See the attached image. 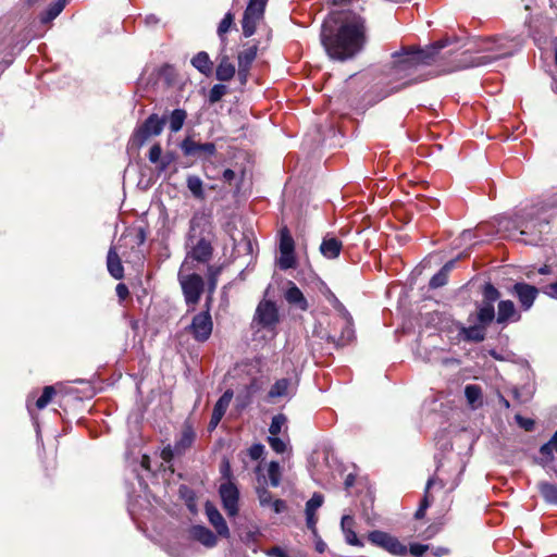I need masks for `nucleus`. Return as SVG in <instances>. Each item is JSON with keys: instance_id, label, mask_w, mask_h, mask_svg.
Masks as SVG:
<instances>
[{"instance_id": "7", "label": "nucleus", "mask_w": 557, "mask_h": 557, "mask_svg": "<svg viewBox=\"0 0 557 557\" xmlns=\"http://www.w3.org/2000/svg\"><path fill=\"white\" fill-rule=\"evenodd\" d=\"M267 3L268 0H249L242 21L245 37H250L255 34L258 23L263 18Z\"/></svg>"}, {"instance_id": "30", "label": "nucleus", "mask_w": 557, "mask_h": 557, "mask_svg": "<svg viewBox=\"0 0 557 557\" xmlns=\"http://www.w3.org/2000/svg\"><path fill=\"white\" fill-rule=\"evenodd\" d=\"M195 440V432L191 428L187 426L183 430L181 437L174 444V449L176 454H183L187 448H189Z\"/></svg>"}, {"instance_id": "57", "label": "nucleus", "mask_w": 557, "mask_h": 557, "mask_svg": "<svg viewBox=\"0 0 557 557\" xmlns=\"http://www.w3.org/2000/svg\"><path fill=\"white\" fill-rule=\"evenodd\" d=\"M435 483V480L433 478L429 479L428 483H426V491H425V495H424V498L422 499L421 502V505L420 507L423 508L424 510L430 506V500H429V488Z\"/></svg>"}, {"instance_id": "29", "label": "nucleus", "mask_w": 557, "mask_h": 557, "mask_svg": "<svg viewBox=\"0 0 557 557\" xmlns=\"http://www.w3.org/2000/svg\"><path fill=\"white\" fill-rule=\"evenodd\" d=\"M465 396L471 408L476 409L482 405V389L479 385H467L465 387Z\"/></svg>"}, {"instance_id": "27", "label": "nucleus", "mask_w": 557, "mask_h": 557, "mask_svg": "<svg viewBox=\"0 0 557 557\" xmlns=\"http://www.w3.org/2000/svg\"><path fill=\"white\" fill-rule=\"evenodd\" d=\"M191 64L201 74L209 75L212 72V62L209 54L205 51L198 52L193 59Z\"/></svg>"}, {"instance_id": "60", "label": "nucleus", "mask_w": 557, "mask_h": 557, "mask_svg": "<svg viewBox=\"0 0 557 557\" xmlns=\"http://www.w3.org/2000/svg\"><path fill=\"white\" fill-rule=\"evenodd\" d=\"M115 290H116L117 297L121 300H124L129 294L127 286L123 283L117 284Z\"/></svg>"}, {"instance_id": "33", "label": "nucleus", "mask_w": 557, "mask_h": 557, "mask_svg": "<svg viewBox=\"0 0 557 557\" xmlns=\"http://www.w3.org/2000/svg\"><path fill=\"white\" fill-rule=\"evenodd\" d=\"M64 0H58L54 3H52L46 12L42 13L40 21L44 24H47L54 20L64 9Z\"/></svg>"}, {"instance_id": "8", "label": "nucleus", "mask_w": 557, "mask_h": 557, "mask_svg": "<svg viewBox=\"0 0 557 557\" xmlns=\"http://www.w3.org/2000/svg\"><path fill=\"white\" fill-rule=\"evenodd\" d=\"M368 540L374 546H377L392 555L405 556L407 554V547L397 537L383 532L372 531L368 534Z\"/></svg>"}, {"instance_id": "46", "label": "nucleus", "mask_w": 557, "mask_h": 557, "mask_svg": "<svg viewBox=\"0 0 557 557\" xmlns=\"http://www.w3.org/2000/svg\"><path fill=\"white\" fill-rule=\"evenodd\" d=\"M268 443L276 454H283L287 449V443L277 436H269Z\"/></svg>"}, {"instance_id": "17", "label": "nucleus", "mask_w": 557, "mask_h": 557, "mask_svg": "<svg viewBox=\"0 0 557 557\" xmlns=\"http://www.w3.org/2000/svg\"><path fill=\"white\" fill-rule=\"evenodd\" d=\"M257 51H258L257 45H252V46L245 48L238 54V74H239L242 81L246 79L249 67L257 57Z\"/></svg>"}, {"instance_id": "56", "label": "nucleus", "mask_w": 557, "mask_h": 557, "mask_svg": "<svg viewBox=\"0 0 557 557\" xmlns=\"http://www.w3.org/2000/svg\"><path fill=\"white\" fill-rule=\"evenodd\" d=\"M175 455H177V454L174 449V446L172 447L170 445L164 447L161 451V457L166 462H170Z\"/></svg>"}, {"instance_id": "53", "label": "nucleus", "mask_w": 557, "mask_h": 557, "mask_svg": "<svg viewBox=\"0 0 557 557\" xmlns=\"http://www.w3.org/2000/svg\"><path fill=\"white\" fill-rule=\"evenodd\" d=\"M429 549V546L428 545H424V544H412L410 545V554L413 555L414 557H421L422 555H424V553H426Z\"/></svg>"}, {"instance_id": "11", "label": "nucleus", "mask_w": 557, "mask_h": 557, "mask_svg": "<svg viewBox=\"0 0 557 557\" xmlns=\"http://www.w3.org/2000/svg\"><path fill=\"white\" fill-rule=\"evenodd\" d=\"M180 148L185 157L197 159H207L216 152V147L213 143H199L191 136L184 138L180 144Z\"/></svg>"}, {"instance_id": "16", "label": "nucleus", "mask_w": 557, "mask_h": 557, "mask_svg": "<svg viewBox=\"0 0 557 557\" xmlns=\"http://www.w3.org/2000/svg\"><path fill=\"white\" fill-rule=\"evenodd\" d=\"M206 513L209 522L213 525L220 536L228 537V527L220 511L210 503L206 504Z\"/></svg>"}, {"instance_id": "64", "label": "nucleus", "mask_w": 557, "mask_h": 557, "mask_svg": "<svg viewBox=\"0 0 557 557\" xmlns=\"http://www.w3.org/2000/svg\"><path fill=\"white\" fill-rule=\"evenodd\" d=\"M545 293L554 298H557V282L552 283L548 286H546Z\"/></svg>"}, {"instance_id": "32", "label": "nucleus", "mask_w": 557, "mask_h": 557, "mask_svg": "<svg viewBox=\"0 0 557 557\" xmlns=\"http://www.w3.org/2000/svg\"><path fill=\"white\" fill-rule=\"evenodd\" d=\"M187 117V113L183 109H175L171 112L169 116V127L171 132L177 133L182 129L185 120Z\"/></svg>"}, {"instance_id": "41", "label": "nucleus", "mask_w": 557, "mask_h": 557, "mask_svg": "<svg viewBox=\"0 0 557 557\" xmlns=\"http://www.w3.org/2000/svg\"><path fill=\"white\" fill-rule=\"evenodd\" d=\"M55 395V389L53 386H46L42 391L41 396L36 401V407L38 409H44L50 403L52 397Z\"/></svg>"}, {"instance_id": "14", "label": "nucleus", "mask_w": 557, "mask_h": 557, "mask_svg": "<svg viewBox=\"0 0 557 557\" xmlns=\"http://www.w3.org/2000/svg\"><path fill=\"white\" fill-rule=\"evenodd\" d=\"M213 253L211 243L206 238H200L195 246L188 251L187 257L182 265V269L188 263L189 259L198 262H208Z\"/></svg>"}, {"instance_id": "15", "label": "nucleus", "mask_w": 557, "mask_h": 557, "mask_svg": "<svg viewBox=\"0 0 557 557\" xmlns=\"http://www.w3.org/2000/svg\"><path fill=\"white\" fill-rule=\"evenodd\" d=\"M512 292L518 297L521 307L524 310H529L532 307L539 293L536 287L529 285L527 283L515 284Z\"/></svg>"}, {"instance_id": "50", "label": "nucleus", "mask_w": 557, "mask_h": 557, "mask_svg": "<svg viewBox=\"0 0 557 557\" xmlns=\"http://www.w3.org/2000/svg\"><path fill=\"white\" fill-rule=\"evenodd\" d=\"M446 283H447V275L445 274V271H441L440 270L430 280V287L431 288H438L441 286H444Z\"/></svg>"}, {"instance_id": "1", "label": "nucleus", "mask_w": 557, "mask_h": 557, "mask_svg": "<svg viewBox=\"0 0 557 557\" xmlns=\"http://www.w3.org/2000/svg\"><path fill=\"white\" fill-rule=\"evenodd\" d=\"M321 42L331 59L354 58L367 42L363 17L351 11L331 12L322 24Z\"/></svg>"}, {"instance_id": "62", "label": "nucleus", "mask_w": 557, "mask_h": 557, "mask_svg": "<svg viewBox=\"0 0 557 557\" xmlns=\"http://www.w3.org/2000/svg\"><path fill=\"white\" fill-rule=\"evenodd\" d=\"M329 300L333 304L334 308H336L338 311L347 314L344 306L339 302V300L336 298V296L334 294L330 295Z\"/></svg>"}, {"instance_id": "59", "label": "nucleus", "mask_w": 557, "mask_h": 557, "mask_svg": "<svg viewBox=\"0 0 557 557\" xmlns=\"http://www.w3.org/2000/svg\"><path fill=\"white\" fill-rule=\"evenodd\" d=\"M267 555L270 557H288L286 552L283 548H281L280 546H274V547L270 548L267 552Z\"/></svg>"}, {"instance_id": "37", "label": "nucleus", "mask_w": 557, "mask_h": 557, "mask_svg": "<svg viewBox=\"0 0 557 557\" xmlns=\"http://www.w3.org/2000/svg\"><path fill=\"white\" fill-rule=\"evenodd\" d=\"M233 398V392L227 389L216 401L213 412L220 416H224Z\"/></svg>"}, {"instance_id": "25", "label": "nucleus", "mask_w": 557, "mask_h": 557, "mask_svg": "<svg viewBox=\"0 0 557 557\" xmlns=\"http://www.w3.org/2000/svg\"><path fill=\"white\" fill-rule=\"evenodd\" d=\"M216 78L222 82L232 79L235 75V66L230 62L227 55H222L215 71Z\"/></svg>"}, {"instance_id": "47", "label": "nucleus", "mask_w": 557, "mask_h": 557, "mask_svg": "<svg viewBox=\"0 0 557 557\" xmlns=\"http://www.w3.org/2000/svg\"><path fill=\"white\" fill-rule=\"evenodd\" d=\"M322 504L323 496L319 493H314L306 504V512L315 513V511L322 506Z\"/></svg>"}, {"instance_id": "48", "label": "nucleus", "mask_w": 557, "mask_h": 557, "mask_svg": "<svg viewBox=\"0 0 557 557\" xmlns=\"http://www.w3.org/2000/svg\"><path fill=\"white\" fill-rule=\"evenodd\" d=\"M483 295L485 304L493 305L499 298V292L490 283L484 286Z\"/></svg>"}, {"instance_id": "26", "label": "nucleus", "mask_w": 557, "mask_h": 557, "mask_svg": "<svg viewBox=\"0 0 557 557\" xmlns=\"http://www.w3.org/2000/svg\"><path fill=\"white\" fill-rule=\"evenodd\" d=\"M186 186L195 199L203 200L206 198L203 182L199 176L187 175Z\"/></svg>"}, {"instance_id": "49", "label": "nucleus", "mask_w": 557, "mask_h": 557, "mask_svg": "<svg viewBox=\"0 0 557 557\" xmlns=\"http://www.w3.org/2000/svg\"><path fill=\"white\" fill-rule=\"evenodd\" d=\"M161 156H162V148L159 143H156L154 145H152V147L149 150L148 159L151 163L159 165V163L161 161Z\"/></svg>"}, {"instance_id": "5", "label": "nucleus", "mask_w": 557, "mask_h": 557, "mask_svg": "<svg viewBox=\"0 0 557 557\" xmlns=\"http://www.w3.org/2000/svg\"><path fill=\"white\" fill-rule=\"evenodd\" d=\"M517 226L520 230L518 240L524 244L537 245L542 239V234L547 232L548 221L540 215L536 208L524 209L518 216Z\"/></svg>"}, {"instance_id": "63", "label": "nucleus", "mask_w": 557, "mask_h": 557, "mask_svg": "<svg viewBox=\"0 0 557 557\" xmlns=\"http://www.w3.org/2000/svg\"><path fill=\"white\" fill-rule=\"evenodd\" d=\"M222 177L225 182L232 183V181L236 177V174L233 170L226 169L224 170Z\"/></svg>"}, {"instance_id": "22", "label": "nucleus", "mask_w": 557, "mask_h": 557, "mask_svg": "<svg viewBox=\"0 0 557 557\" xmlns=\"http://www.w3.org/2000/svg\"><path fill=\"white\" fill-rule=\"evenodd\" d=\"M520 314L517 312L511 300H502L498 304L497 322L506 323L508 321H518Z\"/></svg>"}, {"instance_id": "51", "label": "nucleus", "mask_w": 557, "mask_h": 557, "mask_svg": "<svg viewBox=\"0 0 557 557\" xmlns=\"http://www.w3.org/2000/svg\"><path fill=\"white\" fill-rule=\"evenodd\" d=\"M352 336H354V331L350 327L349 322L347 321L346 326H345L341 337L336 339V344L337 345H346L347 343H349L351 341ZM333 341L335 342V338Z\"/></svg>"}, {"instance_id": "3", "label": "nucleus", "mask_w": 557, "mask_h": 557, "mask_svg": "<svg viewBox=\"0 0 557 557\" xmlns=\"http://www.w3.org/2000/svg\"><path fill=\"white\" fill-rule=\"evenodd\" d=\"M444 47H446V42L438 41L426 49L417 50L413 52L394 53V63L389 70L388 76L391 82H404L397 86L392 87V90H398L399 88L414 82L412 76L414 75L418 66L431 64L433 61H435L436 54Z\"/></svg>"}, {"instance_id": "10", "label": "nucleus", "mask_w": 557, "mask_h": 557, "mask_svg": "<svg viewBox=\"0 0 557 557\" xmlns=\"http://www.w3.org/2000/svg\"><path fill=\"white\" fill-rule=\"evenodd\" d=\"M280 321L276 305L271 300H262L259 302L253 317V323L263 329L272 330Z\"/></svg>"}, {"instance_id": "42", "label": "nucleus", "mask_w": 557, "mask_h": 557, "mask_svg": "<svg viewBox=\"0 0 557 557\" xmlns=\"http://www.w3.org/2000/svg\"><path fill=\"white\" fill-rule=\"evenodd\" d=\"M222 268L221 267H214L209 265L208 267V281H209V294H213L216 284H218V277L221 274Z\"/></svg>"}, {"instance_id": "13", "label": "nucleus", "mask_w": 557, "mask_h": 557, "mask_svg": "<svg viewBox=\"0 0 557 557\" xmlns=\"http://www.w3.org/2000/svg\"><path fill=\"white\" fill-rule=\"evenodd\" d=\"M189 329L196 341L206 342L210 337L213 329L209 309L205 312L197 313L193 318Z\"/></svg>"}, {"instance_id": "54", "label": "nucleus", "mask_w": 557, "mask_h": 557, "mask_svg": "<svg viewBox=\"0 0 557 557\" xmlns=\"http://www.w3.org/2000/svg\"><path fill=\"white\" fill-rule=\"evenodd\" d=\"M173 161H174L173 153H166L164 156H161V161L159 163L158 169L160 171H165Z\"/></svg>"}, {"instance_id": "2", "label": "nucleus", "mask_w": 557, "mask_h": 557, "mask_svg": "<svg viewBox=\"0 0 557 557\" xmlns=\"http://www.w3.org/2000/svg\"><path fill=\"white\" fill-rule=\"evenodd\" d=\"M444 47H446V42L438 41L426 49L417 50L413 52L394 53V63L389 70L388 76L391 82H404L397 86L392 87V90H398L399 88L414 82L412 76L414 75L418 66L431 64L433 61H435L436 54Z\"/></svg>"}, {"instance_id": "35", "label": "nucleus", "mask_w": 557, "mask_h": 557, "mask_svg": "<svg viewBox=\"0 0 557 557\" xmlns=\"http://www.w3.org/2000/svg\"><path fill=\"white\" fill-rule=\"evenodd\" d=\"M495 318V309L492 304H483L478 311V320L482 325L490 324Z\"/></svg>"}, {"instance_id": "23", "label": "nucleus", "mask_w": 557, "mask_h": 557, "mask_svg": "<svg viewBox=\"0 0 557 557\" xmlns=\"http://www.w3.org/2000/svg\"><path fill=\"white\" fill-rule=\"evenodd\" d=\"M258 499L262 507L271 506L275 513H281L285 510L286 504L282 499H272V494L265 487L257 490Z\"/></svg>"}, {"instance_id": "38", "label": "nucleus", "mask_w": 557, "mask_h": 557, "mask_svg": "<svg viewBox=\"0 0 557 557\" xmlns=\"http://www.w3.org/2000/svg\"><path fill=\"white\" fill-rule=\"evenodd\" d=\"M233 23H234V14L232 12H227L218 26V35L221 38L222 42L225 41L224 36L230 30Z\"/></svg>"}, {"instance_id": "18", "label": "nucleus", "mask_w": 557, "mask_h": 557, "mask_svg": "<svg viewBox=\"0 0 557 557\" xmlns=\"http://www.w3.org/2000/svg\"><path fill=\"white\" fill-rule=\"evenodd\" d=\"M342 247L343 244L338 238L326 235L320 245V252L327 259H336L341 253Z\"/></svg>"}, {"instance_id": "52", "label": "nucleus", "mask_w": 557, "mask_h": 557, "mask_svg": "<svg viewBox=\"0 0 557 557\" xmlns=\"http://www.w3.org/2000/svg\"><path fill=\"white\" fill-rule=\"evenodd\" d=\"M248 454L251 459L258 460L260 459L264 454V446L262 444H253L249 450Z\"/></svg>"}, {"instance_id": "43", "label": "nucleus", "mask_w": 557, "mask_h": 557, "mask_svg": "<svg viewBox=\"0 0 557 557\" xmlns=\"http://www.w3.org/2000/svg\"><path fill=\"white\" fill-rule=\"evenodd\" d=\"M278 267L281 270H288L296 267V259L294 252L283 253L280 252Z\"/></svg>"}, {"instance_id": "61", "label": "nucleus", "mask_w": 557, "mask_h": 557, "mask_svg": "<svg viewBox=\"0 0 557 557\" xmlns=\"http://www.w3.org/2000/svg\"><path fill=\"white\" fill-rule=\"evenodd\" d=\"M221 473L224 479H226L227 481H231V478H232L231 466L227 460L223 461L222 468H221Z\"/></svg>"}, {"instance_id": "34", "label": "nucleus", "mask_w": 557, "mask_h": 557, "mask_svg": "<svg viewBox=\"0 0 557 557\" xmlns=\"http://www.w3.org/2000/svg\"><path fill=\"white\" fill-rule=\"evenodd\" d=\"M295 250V243L294 239L289 233V231L284 227L281 230L280 233V252L288 253L294 252Z\"/></svg>"}, {"instance_id": "55", "label": "nucleus", "mask_w": 557, "mask_h": 557, "mask_svg": "<svg viewBox=\"0 0 557 557\" xmlns=\"http://www.w3.org/2000/svg\"><path fill=\"white\" fill-rule=\"evenodd\" d=\"M518 424L523 428L525 431H532L534 428V421L528 418H522L520 416L516 417Z\"/></svg>"}, {"instance_id": "24", "label": "nucleus", "mask_w": 557, "mask_h": 557, "mask_svg": "<svg viewBox=\"0 0 557 557\" xmlns=\"http://www.w3.org/2000/svg\"><path fill=\"white\" fill-rule=\"evenodd\" d=\"M107 268L109 273L115 278L121 280L124 276V268L120 256L114 247H110L107 256Z\"/></svg>"}, {"instance_id": "44", "label": "nucleus", "mask_w": 557, "mask_h": 557, "mask_svg": "<svg viewBox=\"0 0 557 557\" xmlns=\"http://www.w3.org/2000/svg\"><path fill=\"white\" fill-rule=\"evenodd\" d=\"M227 88L225 85L216 84L214 85L209 92V100L211 103H215L222 99V97L226 94Z\"/></svg>"}, {"instance_id": "36", "label": "nucleus", "mask_w": 557, "mask_h": 557, "mask_svg": "<svg viewBox=\"0 0 557 557\" xmlns=\"http://www.w3.org/2000/svg\"><path fill=\"white\" fill-rule=\"evenodd\" d=\"M462 334L466 339L471 341V342H482L485 337L484 329L479 325L463 327Z\"/></svg>"}, {"instance_id": "12", "label": "nucleus", "mask_w": 557, "mask_h": 557, "mask_svg": "<svg viewBox=\"0 0 557 557\" xmlns=\"http://www.w3.org/2000/svg\"><path fill=\"white\" fill-rule=\"evenodd\" d=\"M219 494L224 510L228 517H235L238 513L239 491L235 483L226 481L219 487Z\"/></svg>"}, {"instance_id": "28", "label": "nucleus", "mask_w": 557, "mask_h": 557, "mask_svg": "<svg viewBox=\"0 0 557 557\" xmlns=\"http://www.w3.org/2000/svg\"><path fill=\"white\" fill-rule=\"evenodd\" d=\"M537 488H539L543 499L547 504L557 505V485L556 484H553V483H549L546 481H541L537 484Z\"/></svg>"}, {"instance_id": "45", "label": "nucleus", "mask_w": 557, "mask_h": 557, "mask_svg": "<svg viewBox=\"0 0 557 557\" xmlns=\"http://www.w3.org/2000/svg\"><path fill=\"white\" fill-rule=\"evenodd\" d=\"M552 444H548V442L541 446L540 454H541V465L546 466L550 463L554 459V453Z\"/></svg>"}, {"instance_id": "40", "label": "nucleus", "mask_w": 557, "mask_h": 557, "mask_svg": "<svg viewBox=\"0 0 557 557\" xmlns=\"http://www.w3.org/2000/svg\"><path fill=\"white\" fill-rule=\"evenodd\" d=\"M270 484L277 487L281 482V468L277 461H271L268 467Z\"/></svg>"}, {"instance_id": "39", "label": "nucleus", "mask_w": 557, "mask_h": 557, "mask_svg": "<svg viewBox=\"0 0 557 557\" xmlns=\"http://www.w3.org/2000/svg\"><path fill=\"white\" fill-rule=\"evenodd\" d=\"M287 419L284 414H276L272 418L269 432L270 436H277L286 425Z\"/></svg>"}, {"instance_id": "19", "label": "nucleus", "mask_w": 557, "mask_h": 557, "mask_svg": "<svg viewBox=\"0 0 557 557\" xmlns=\"http://www.w3.org/2000/svg\"><path fill=\"white\" fill-rule=\"evenodd\" d=\"M355 520L351 516L345 515L341 521V528L345 535V540L349 545L362 547L363 543L358 539L354 531Z\"/></svg>"}, {"instance_id": "31", "label": "nucleus", "mask_w": 557, "mask_h": 557, "mask_svg": "<svg viewBox=\"0 0 557 557\" xmlns=\"http://www.w3.org/2000/svg\"><path fill=\"white\" fill-rule=\"evenodd\" d=\"M290 394V380L281 379L277 380L268 393L269 398H277L288 396Z\"/></svg>"}, {"instance_id": "6", "label": "nucleus", "mask_w": 557, "mask_h": 557, "mask_svg": "<svg viewBox=\"0 0 557 557\" xmlns=\"http://www.w3.org/2000/svg\"><path fill=\"white\" fill-rule=\"evenodd\" d=\"M165 123V116H159L156 113L150 114L134 132L133 143L139 147L143 146L149 137L160 135Z\"/></svg>"}, {"instance_id": "4", "label": "nucleus", "mask_w": 557, "mask_h": 557, "mask_svg": "<svg viewBox=\"0 0 557 557\" xmlns=\"http://www.w3.org/2000/svg\"><path fill=\"white\" fill-rule=\"evenodd\" d=\"M520 41L516 38L508 37H494L486 38L479 41L476 47V57L471 61L460 60L459 63L454 65L449 71L467 67L486 65L500 58L511 55L519 47Z\"/></svg>"}, {"instance_id": "20", "label": "nucleus", "mask_w": 557, "mask_h": 557, "mask_svg": "<svg viewBox=\"0 0 557 557\" xmlns=\"http://www.w3.org/2000/svg\"><path fill=\"white\" fill-rule=\"evenodd\" d=\"M285 299L289 305L301 311H306L308 309L307 299L305 298L302 292L294 283H290V286L285 292Z\"/></svg>"}, {"instance_id": "21", "label": "nucleus", "mask_w": 557, "mask_h": 557, "mask_svg": "<svg viewBox=\"0 0 557 557\" xmlns=\"http://www.w3.org/2000/svg\"><path fill=\"white\" fill-rule=\"evenodd\" d=\"M190 535L193 539L200 542L206 547L211 548L216 545V536L210 529H208L206 527H202V525L193 527L190 530Z\"/></svg>"}, {"instance_id": "9", "label": "nucleus", "mask_w": 557, "mask_h": 557, "mask_svg": "<svg viewBox=\"0 0 557 557\" xmlns=\"http://www.w3.org/2000/svg\"><path fill=\"white\" fill-rule=\"evenodd\" d=\"M180 283L188 305H196L203 289V280L198 274L184 275L182 271L178 274Z\"/></svg>"}, {"instance_id": "58", "label": "nucleus", "mask_w": 557, "mask_h": 557, "mask_svg": "<svg viewBox=\"0 0 557 557\" xmlns=\"http://www.w3.org/2000/svg\"><path fill=\"white\" fill-rule=\"evenodd\" d=\"M306 521H307L308 529H310L313 533H315V531H317L315 524L318 521L315 513L306 512Z\"/></svg>"}]
</instances>
